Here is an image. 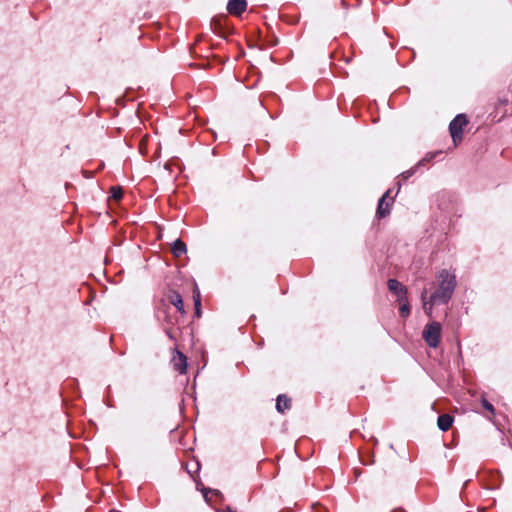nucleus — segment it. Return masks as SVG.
Masks as SVG:
<instances>
[{
	"mask_svg": "<svg viewBox=\"0 0 512 512\" xmlns=\"http://www.w3.org/2000/svg\"><path fill=\"white\" fill-rule=\"evenodd\" d=\"M441 330V324L436 321L431 322L424 327L422 337L429 347L436 348L439 345Z\"/></svg>",
	"mask_w": 512,
	"mask_h": 512,
	"instance_id": "nucleus-2",
	"label": "nucleus"
},
{
	"mask_svg": "<svg viewBox=\"0 0 512 512\" xmlns=\"http://www.w3.org/2000/svg\"><path fill=\"white\" fill-rule=\"evenodd\" d=\"M172 364L173 368L180 374L186 373L188 366L187 358L182 352L176 351V354L172 358Z\"/></svg>",
	"mask_w": 512,
	"mask_h": 512,
	"instance_id": "nucleus-6",
	"label": "nucleus"
},
{
	"mask_svg": "<svg viewBox=\"0 0 512 512\" xmlns=\"http://www.w3.org/2000/svg\"><path fill=\"white\" fill-rule=\"evenodd\" d=\"M202 492H203V496H204V498H205V500H206V501H209V498H208V494H209V493H214V494H216V495H220V492H219V491H217V490H212V489H207V488H204V489L202 490Z\"/></svg>",
	"mask_w": 512,
	"mask_h": 512,
	"instance_id": "nucleus-17",
	"label": "nucleus"
},
{
	"mask_svg": "<svg viewBox=\"0 0 512 512\" xmlns=\"http://www.w3.org/2000/svg\"><path fill=\"white\" fill-rule=\"evenodd\" d=\"M110 193H111V197L114 199V200H120L123 196V190L121 187H111L110 189Z\"/></svg>",
	"mask_w": 512,
	"mask_h": 512,
	"instance_id": "nucleus-15",
	"label": "nucleus"
},
{
	"mask_svg": "<svg viewBox=\"0 0 512 512\" xmlns=\"http://www.w3.org/2000/svg\"><path fill=\"white\" fill-rule=\"evenodd\" d=\"M193 299H194V304H195V313H196L197 317H200L201 316V310H200L201 298H200V292L197 288L194 290Z\"/></svg>",
	"mask_w": 512,
	"mask_h": 512,
	"instance_id": "nucleus-13",
	"label": "nucleus"
},
{
	"mask_svg": "<svg viewBox=\"0 0 512 512\" xmlns=\"http://www.w3.org/2000/svg\"><path fill=\"white\" fill-rule=\"evenodd\" d=\"M186 251H187L186 244L182 240L177 239L173 242L172 253L175 257L182 256L183 254L186 253Z\"/></svg>",
	"mask_w": 512,
	"mask_h": 512,
	"instance_id": "nucleus-11",
	"label": "nucleus"
},
{
	"mask_svg": "<svg viewBox=\"0 0 512 512\" xmlns=\"http://www.w3.org/2000/svg\"><path fill=\"white\" fill-rule=\"evenodd\" d=\"M438 288L432 295V303L447 304L456 288V275L448 270H441L437 275Z\"/></svg>",
	"mask_w": 512,
	"mask_h": 512,
	"instance_id": "nucleus-1",
	"label": "nucleus"
},
{
	"mask_svg": "<svg viewBox=\"0 0 512 512\" xmlns=\"http://www.w3.org/2000/svg\"><path fill=\"white\" fill-rule=\"evenodd\" d=\"M414 174V169H410V170H407L405 172L402 173V177L404 179H408L409 177H411L412 175Z\"/></svg>",
	"mask_w": 512,
	"mask_h": 512,
	"instance_id": "nucleus-18",
	"label": "nucleus"
},
{
	"mask_svg": "<svg viewBox=\"0 0 512 512\" xmlns=\"http://www.w3.org/2000/svg\"><path fill=\"white\" fill-rule=\"evenodd\" d=\"M247 8L246 0H229L227 3V10L234 16L241 15Z\"/></svg>",
	"mask_w": 512,
	"mask_h": 512,
	"instance_id": "nucleus-5",
	"label": "nucleus"
},
{
	"mask_svg": "<svg viewBox=\"0 0 512 512\" xmlns=\"http://www.w3.org/2000/svg\"><path fill=\"white\" fill-rule=\"evenodd\" d=\"M432 157H433V156H431V157H429V158H427V157L423 158L421 161H419L418 166L422 165V164H423L424 162H426V161H429Z\"/></svg>",
	"mask_w": 512,
	"mask_h": 512,
	"instance_id": "nucleus-19",
	"label": "nucleus"
},
{
	"mask_svg": "<svg viewBox=\"0 0 512 512\" xmlns=\"http://www.w3.org/2000/svg\"><path fill=\"white\" fill-rule=\"evenodd\" d=\"M468 124V119L464 114H458L449 124V131L454 144L462 140L463 128Z\"/></svg>",
	"mask_w": 512,
	"mask_h": 512,
	"instance_id": "nucleus-3",
	"label": "nucleus"
},
{
	"mask_svg": "<svg viewBox=\"0 0 512 512\" xmlns=\"http://www.w3.org/2000/svg\"><path fill=\"white\" fill-rule=\"evenodd\" d=\"M225 510L226 512H236L230 506H227Z\"/></svg>",
	"mask_w": 512,
	"mask_h": 512,
	"instance_id": "nucleus-20",
	"label": "nucleus"
},
{
	"mask_svg": "<svg viewBox=\"0 0 512 512\" xmlns=\"http://www.w3.org/2000/svg\"><path fill=\"white\" fill-rule=\"evenodd\" d=\"M388 289L397 296V301L402 303L407 297V288L396 279H389L387 282Z\"/></svg>",
	"mask_w": 512,
	"mask_h": 512,
	"instance_id": "nucleus-4",
	"label": "nucleus"
},
{
	"mask_svg": "<svg viewBox=\"0 0 512 512\" xmlns=\"http://www.w3.org/2000/svg\"><path fill=\"white\" fill-rule=\"evenodd\" d=\"M170 302L177 308V310L180 313H184L183 299H182V296L178 292H176V291L172 292V294L170 296Z\"/></svg>",
	"mask_w": 512,
	"mask_h": 512,
	"instance_id": "nucleus-12",
	"label": "nucleus"
},
{
	"mask_svg": "<svg viewBox=\"0 0 512 512\" xmlns=\"http://www.w3.org/2000/svg\"><path fill=\"white\" fill-rule=\"evenodd\" d=\"M453 423V417L449 414H442L437 419V426L441 431H448Z\"/></svg>",
	"mask_w": 512,
	"mask_h": 512,
	"instance_id": "nucleus-8",
	"label": "nucleus"
},
{
	"mask_svg": "<svg viewBox=\"0 0 512 512\" xmlns=\"http://www.w3.org/2000/svg\"><path fill=\"white\" fill-rule=\"evenodd\" d=\"M399 311H400V315L403 318L407 317L410 314V306H409L407 297L405 298V300L402 303H400Z\"/></svg>",
	"mask_w": 512,
	"mask_h": 512,
	"instance_id": "nucleus-14",
	"label": "nucleus"
},
{
	"mask_svg": "<svg viewBox=\"0 0 512 512\" xmlns=\"http://www.w3.org/2000/svg\"><path fill=\"white\" fill-rule=\"evenodd\" d=\"M390 193V190H388L378 201V207H377V216L379 218H384L390 213V202H386V199L388 198Z\"/></svg>",
	"mask_w": 512,
	"mask_h": 512,
	"instance_id": "nucleus-7",
	"label": "nucleus"
},
{
	"mask_svg": "<svg viewBox=\"0 0 512 512\" xmlns=\"http://www.w3.org/2000/svg\"><path fill=\"white\" fill-rule=\"evenodd\" d=\"M421 299L423 301V308L427 315L431 316L433 306L441 305L440 303H432V295L427 299V290L424 289L421 293Z\"/></svg>",
	"mask_w": 512,
	"mask_h": 512,
	"instance_id": "nucleus-9",
	"label": "nucleus"
},
{
	"mask_svg": "<svg viewBox=\"0 0 512 512\" xmlns=\"http://www.w3.org/2000/svg\"><path fill=\"white\" fill-rule=\"evenodd\" d=\"M290 405L291 400L286 395H279L277 397L276 409L278 412L283 413L290 408Z\"/></svg>",
	"mask_w": 512,
	"mask_h": 512,
	"instance_id": "nucleus-10",
	"label": "nucleus"
},
{
	"mask_svg": "<svg viewBox=\"0 0 512 512\" xmlns=\"http://www.w3.org/2000/svg\"><path fill=\"white\" fill-rule=\"evenodd\" d=\"M481 403H482V406L484 409L489 411L491 414L495 413V409H494L493 405L488 400H486L485 398H482Z\"/></svg>",
	"mask_w": 512,
	"mask_h": 512,
	"instance_id": "nucleus-16",
	"label": "nucleus"
}]
</instances>
